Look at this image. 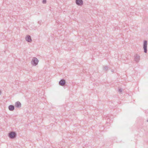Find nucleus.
<instances>
[{
	"instance_id": "12",
	"label": "nucleus",
	"mask_w": 148,
	"mask_h": 148,
	"mask_svg": "<svg viewBox=\"0 0 148 148\" xmlns=\"http://www.w3.org/2000/svg\"><path fill=\"white\" fill-rule=\"evenodd\" d=\"M46 0H43L42 2L43 3L45 4L46 3Z\"/></svg>"
},
{
	"instance_id": "8",
	"label": "nucleus",
	"mask_w": 148,
	"mask_h": 148,
	"mask_svg": "<svg viewBox=\"0 0 148 148\" xmlns=\"http://www.w3.org/2000/svg\"><path fill=\"white\" fill-rule=\"evenodd\" d=\"M15 106L16 107L20 108L21 107V104L20 102L18 101L15 103Z\"/></svg>"
},
{
	"instance_id": "10",
	"label": "nucleus",
	"mask_w": 148,
	"mask_h": 148,
	"mask_svg": "<svg viewBox=\"0 0 148 148\" xmlns=\"http://www.w3.org/2000/svg\"><path fill=\"white\" fill-rule=\"evenodd\" d=\"M103 69L105 71H107L108 69V67L107 66H103Z\"/></svg>"
},
{
	"instance_id": "2",
	"label": "nucleus",
	"mask_w": 148,
	"mask_h": 148,
	"mask_svg": "<svg viewBox=\"0 0 148 148\" xmlns=\"http://www.w3.org/2000/svg\"><path fill=\"white\" fill-rule=\"evenodd\" d=\"M147 41L145 40L144 41L143 44V48L144 49V52L145 53H147Z\"/></svg>"
},
{
	"instance_id": "11",
	"label": "nucleus",
	"mask_w": 148,
	"mask_h": 148,
	"mask_svg": "<svg viewBox=\"0 0 148 148\" xmlns=\"http://www.w3.org/2000/svg\"><path fill=\"white\" fill-rule=\"evenodd\" d=\"M122 91V89L121 88H120L119 89V92H120L121 93Z\"/></svg>"
},
{
	"instance_id": "1",
	"label": "nucleus",
	"mask_w": 148,
	"mask_h": 148,
	"mask_svg": "<svg viewBox=\"0 0 148 148\" xmlns=\"http://www.w3.org/2000/svg\"><path fill=\"white\" fill-rule=\"evenodd\" d=\"M9 137L11 139H13L16 138V134L15 132L12 131L8 133Z\"/></svg>"
},
{
	"instance_id": "9",
	"label": "nucleus",
	"mask_w": 148,
	"mask_h": 148,
	"mask_svg": "<svg viewBox=\"0 0 148 148\" xmlns=\"http://www.w3.org/2000/svg\"><path fill=\"white\" fill-rule=\"evenodd\" d=\"M8 109L12 111L14 109V106L13 105H10L8 106Z\"/></svg>"
},
{
	"instance_id": "13",
	"label": "nucleus",
	"mask_w": 148,
	"mask_h": 148,
	"mask_svg": "<svg viewBox=\"0 0 148 148\" xmlns=\"http://www.w3.org/2000/svg\"><path fill=\"white\" fill-rule=\"evenodd\" d=\"M111 71L112 72H113L114 71V70L113 69H112L111 70Z\"/></svg>"
},
{
	"instance_id": "7",
	"label": "nucleus",
	"mask_w": 148,
	"mask_h": 148,
	"mask_svg": "<svg viewBox=\"0 0 148 148\" xmlns=\"http://www.w3.org/2000/svg\"><path fill=\"white\" fill-rule=\"evenodd\" d=\"M26 40L28 42H31L32 41L31 36L29 35H27L25 37Z\"/></svg>"
},
{
	"instance_id": "4",
	"label": "nucleus",
	"mask_w": 148,
	"mask_h": 148,
	"mask_svg": "<svg viewBox=\"0 0 148 148\" xmlns=\"http://www.w3.org/2000/svg\"><path fill=\"white\" fill-rule=\"evenodd\" d=\"M134 61L137 63L138 62L140 59V56L137 54H136L134 56Z\"/></svg>"
},
{
	"instance_id": "5",
	"label": "nucleus",
	"mask_w": 148,
	"mask_h": 148,
	"mask_svg": "<svg viewBox=\"0 0 148 148\" xmlns=\"http://www.w3.org/2000/svg\"><path fill=\"white\" fill-rule=\"evenodd\" d=\"M66 81L65 80L62 79L60 80L59 82V84L62 86H63L65 85L66 84Z\"/></svg>"
},
{
	"instance_id": "15",
	"label": "nucleus",
	"mask_w": 148,
	"mask_h": 148,
	"mask_svg": "<svg viewBox=\"0 0 148 148\" xmlns=\"http://www.w3.org/2000/svg\"><path fill=\"white\" fill-rule=\"evenodd\" d=\"M147 122H148V119H147Z\"/></svg>"
},
{
	"instance_id": "14",
	"label": "nucleus",
	"mask_w": 148,
	"mask_h": 148,
	"mask_svg": "<svg viewBox=\"0 0 148 148\" xmlns=\"http://www.w3.org/2000/svg\"><path fill=\"white\" fill-rule=\"evenodd\" d=\"M1 91L0 90V95H1Z\"/></svg>"
},
{
	"instance_id": "3",
	"label": "nucleus",
	"mask_w": 148,
	"mask_h": 148,
	"mask_svg": "<svg viewBox=\"0 0 148 148\" xmlns=\"http://www.w3.org/2000/svg\"><path fill=\"white\" fill-rule=\"evenodd\" d=\"M38 61H39L37 58L34 57L32 60L31 62L32 64V65H37Z\"/></svg>"
},
{
	"instance_id": "6",
	"label": "nucleus",
	"mask_w": 148,
	"mask_h": 148,
	"mask_svg": "<svg viewBox=\"0 0 148 148\" xmlns=\"http://www.w3.org/2000/svg\"><path fill=\"white\" fill-rule=\"evenodd\" d=\"M76 3L78 5L81 6L83 4L82 0H76Z\"/></svg>"
}]
</instances>
